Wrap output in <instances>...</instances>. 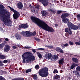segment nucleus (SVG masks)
<instances>
[{"label": "nucleus", "mask_w": 80, "mask_h": 80, "mask_svg": "<svg viewBox=\"0 0 80 80\" xmlns=\"http://www.w3.org/2000/svg\"><path fill=\"white\" fill-rule=\"evenodd\" d=\"M21 80H24V79L23 78L21 79Z\"/></svg>", "instance_id": "nucleus-63"}, {"label": "nucleus", "mask_w": 80, "mask_h": 80, "mask_svg": "<svg viewBox=\"0 0 80 80\" xmlns=\"http://www.w3.org/2000/svg\"><path fill=\"white\" fill-rule=\"evenodd\" d=\"M72 59L73 61L74 62H75L77 63H78V59H77V58H72Z\"/></svg>", "instance_id": "nucleus-22"}, {"label": "nucleus", "mask_w": 80, "mask_h": 80, "mask_svg": "<svg viewBox=\"0 0 80 80\" xmlns=\"http://www.w3.org/2000/svg\"><path fill=\"white\" fill-rule=\"evenodd\" d=\"M15 37L18 40H21V36L18 34H16L15 35Z\"/></svg>", "instance_id": "nucleus-13"}, {"label": "nucleus", "mask_w": 80, "mask_h": 80, "mask_svg": "<svg viewBox=\"0 0 80 80\" xmlns=\"http://www.w3.org/2000/svg\"><path fill=\"white\" fill-rule=\"evenodd\" d=\"M35 40H36L37 41V42H40V39L37 38H35Z\"/></svg>", "instance_id": "nucleus-44"}, {"label": "nucleus", "mask_w": 80, "mask_h": 80, "mask_svg": "<svg viewBox=\"0 0 80 80\" xmlns=\"http://www.w3.org/2000/svg\"><path fill=\"white\" fill-rule=\"evenodd\" d=\"M77 18L78 20H80V15L79 14L77 15Z\"/></svg>", "instance_id": "nucleus-38"}, {"label": "nucleus", "mask_w": 80, "mask_h": 80, "mask_svg": "<svg viewBox=\"0 0 80 80\" xmlns=\"http://www.w3.org/2000/svg\"><path fill=\"white\" fill-rule=\"evenodd\" d=\"M3 47V45L2 44H0V48H2Z\"/></svg>", "instance_id": "nucleus-52"}, {"label": "nucleus", "mask_w": 80, "mask_h": 80, "mask_svg": "<svg viewBox=\"0 0 80 80\" xmlns=\"http://www.w3.org/2000/svg\"><path fill=\"white\" fill-rule=\"evenodd\" d=\"M58 72L57 69H55L53 71V73H57Z\"/></svg>", "instance_id": "nucleus-31"}, {"label": "nucleus", "mask_w": 80, "mask_h": 80, "mask_svg": "<svg viewBox=\"0 0 80 80\" xmlns=\"http://www.w3.org/2000/svg\"><path fill=\"white\" fill-rule=\"evenodd\" d=\"M5 40H6V41H9V39H8V38H6L5 39Z\"/></svg>", "instance_id": "nucleus-51"}, {"label": "nucleus", "mask_w": 80, "mask_h": 80, "mask_svg": "<svg viewBox=\"0 0 80 80\" xmlns=\"http://www.w3.org/2000/svg\"><path fill=\"white\" fill-rule=\"evenodd\" d=\"M39 65H36L35 66V68H36V69L37 70L38 69V68H39Z\"/></svg>", "instance_id": "nucleus-34"}, {"label": "nucleus", "mask_w": 80, "mask_h": 80, "mask_svg": "<svg viewBox=\"0 0 80 80\" xmlns=\"http://www.w3.org/2000/svg\"><path fill=\"white\" fill-rule=\"evenodd\" d=\"M11 38H14V36H11Z\"/></svg>", "instance_id": "nucleus-57"}, {"label": "nucleus", "mask_w": 80, "mask_h": 80, "mask_svg": "<svg viewBox=\"0 0 80 80\" xmlns=\"http://www.w3.org/2000/svg\"><path fill=\"white\" fill-rule=\"evenodd\" d=\"M41 13L44 17H46V12H45L44 11H41Z\"/></svg>", "instance_id": "nucleus-24"}, {"label": "nucleus", "mask_w": 80, "mask_h": 80, "mask_svg": "<svg viewBox=\"0 0 80 80\" xmlns=\"http://www.w3.org/2000/svg\"><path fill=\"white\" fill-rule=\"evenodd\" d=\"M2 63V61H0V63Z\"/></svg>", "instance_id": "nucleus-62"}, {"label": "nucleus", "mask_w": 80, "mask_h": 80, "mask_svg": "<svg viewBox=\"0 0 80 80\" xmlns=\"http://www.w3.org/2000/svg\"><path fill=\"white\" fill-rule=\"evenodd\" d=\"M53 46H49V48H53Z\"/></svg>", "instance_id": "nucleus-50"}, {"label": "nucleus", "mask_w": 80, "mask_h": 80, "mask_svg": "<svg viewBox=\"0 0 80 80\" xmlns=\"http://www.w3.org/2000/svg\"><path fill=\"white\" fill-rule=\"evenodd\" d=\"M39 75L42 77H46L48 76V68H44L41 69L39 72Z\"/></svg>", "instance_id": "nucleus-4"}, {"label": "nucleus", "mask_w": 80, "mask_h": 80, "mask_svg": "<svg viewBox=\"0 0 80 80\" xmlns=\"http://www.w3.org/2000/svg\"><path fill=\"white\" fill-rule=\"evenodd\" d=\"M52 59L53 61H54L55 60L58 59V57L56 55H53Z\"/></svg>", "instance_id": "nucleus-15"}, {"label": "nucleus", "mask_w": 80, "mask_h": 80, "mask_svg": "<svg viewBox=\"0 0 80 80\" xmlns=\"http://www.w3.org/2000/svg\"><path fill=\"white\" fill-rule=\"evenodd\" d=\"M10 50V46L9 45H5L4 51L5 52H8Z\"/></svg>", "instance_id": "nucleus-9"}, {"label": "nucleus", "mask_w": 80, "mask_h": 80, "mask_svg": "<svg viewBox=\"0 0 80 80\" xmlns=\"http://www.w3.org/2000/svg\"><path fill=\"white\" fill-rule=\"evenodd\" d=\"M33 79L34 80H38V78L37 77V75H33Z\"/></svg>", "instance_id": "nucleus-26"}, {"label": "nucleus", "mask_w": 80, "mask_h": 80, "mask_svg": "<svg viewBox=\"0 0 80 80\" xmlns=\"http://www.w3.org/2000/svg\"><path fill=\"white\" fill-rule=\"evenodd\" d=\"M62 48L63 49V48H65V46H64H64H62Z\"/></svg>", "instance_id": "nucleus-56"}, {"label": "nucleus", "mask_w": 80, "mask_h": 80, "mask_svg": "<svg viewBox=\"0 0 80 80\" xmlns=\"http://www.w3.org/2000/svg\"><path fill=\"white\" fill-rule=\"evenodd\" d=\"M3 66V64H2V63H1V66Z\"/></svg>", "instance_id": "nucleus-58"}, {"label": "nucleus", "mask_w": 80, "mask_h": 80, "mask_svg": "<svg viewBox=\"0 0 80 80\" xmlns=\"http://www.w3.org/2000/svg\"><path fill=\"white\" fill-rule=\"evenodd\" d=\"M77 71H80V66H78L76 68Z\"/></svg>", "instance_id": "nucleus-32"}, {"label": "nucleus", "mask_w": 80, "mask_h": 80, "mask_svg": "<svg viewBox=\"0 0 80 80\" xmlns=\"http://www.w3.org/2000/svg\"><path fill=\"white\" fill-rule=\"evenodd\" d=\"M38 50H45V49L43 48H40L38 49Z\"/></svg>", "instance_id": "nucleus-48"}, {"label": "nucleus", "mask_w": 80, "mask_h": 80, "mask_svg": "<svg viewBox=\"0 0 80 80\" xmlns=\"http://www.w3.org/2000/svg\"><path fill=\"white\" fill-rule=\"evenodd\" d=\"M40 2H42V4L44 6L47 7L48 4V0H39Z\"/></svg>", "instance_id": "nucleus-7"}, {"label": "nucleus", "mask_w": 80, "mask_h": 80, "mask_svg": "<svg viewBox=\"0 0 80 80\" xmlns=\"http://www.w3.org/2000/svg\"><path fill=\"white\" fill-rule=\"evenodd\" d=\"M71 29L74 30H78V26L73 24Z\"/></svg>", "instance_id": "nucleus-16"}, {"label": "nucleus", "mask_w": 80, "mask_h": 80, "mask_svg": "<svg viewBox=\"0 0 80 80\" xmlns=\"http://www.w3.org/2000/svg\"><path fill=\"white\" fill-rule=\"evenodd\" d=\"M45 57L47 60H49V59L52 58V54L48 52H47L45 55Z\"/></svg>", "instance_id": "nucleus-6"}, {"label": "nucleus", "mask_w": 80, "mask_h": 80, "mask_svg": "<svg viewBox=\"0 0 80 80\" xmlns=\"http://www.w3.org/2000/svg\"><path fill=\"white\" fill-rule=\"evenodd\" d=\"M37 53L38 54V55L39 58H42V55H41V54L40 53H39V52H37Z\"/></svg>", "instance_id": "nucleus-27"}, {"label": "nucleus", "mask_w": 80, "mask_h": 80, "mask_svg": "<svg viewBox=\"0 0 80 80\" xmlns=\"http://www.w3.org/2000/svg\"><path fill=\"white\" fill-rule=\"evenodd\" d=\"M69 16V14L67 13H65L63 14L61 16V18L63 19V18H65L66 17H67Z\"/></svg>", "instance_id": "nucleus-11"}, {"label": "nucleus", "mask_w": 80, "mask_h": 80, "mask_svg": "<svg viewBox=\"0 0 80 80\" xmlns=\"http://www.w3.org/2000/svg\"><path fill=\"white\" fill-rule=\"evenodd\" d=\"M60 76L59 75H57L55 76L54 78V79H58V78H60Z\"/></svg>", "instance_id": "nucleus-28"}, {"label": "nucleus", "mask_w": 80, "mask_h": 80, "mask_svg": "<svg viewBox=\"0 0 80 80\" xmlns=\"http://www.w3.org/2000/svg\"><path fill=\"white\" fill-rule=\"evenodd\" d=\"M64 61V59L63 58H62L59 60L58 63L59 64H63Z\"/></svg>", "instance_id": "nucleus-20"}, {"label": "nucleus", "mask_w": 80, "mask_h": 80, "mask_svg": "<svg viewBox=\"0 0 80 80\" xmlns=\"http://www.w3.org/2000/svg\"><path fill=\"white\" fill-rule=\"evenodd\" d=\"M3 9H4V6L2 5H1L0 6V11L1 12V11H2V10Z\"/></svg>", "instance_id": "nucleus-25"}, {"label": "nucleus", "mask_w": 80, "mask_h": 80, "mask_svg": "<svg viewBox=\"0 0 80 80\" xmlns=\"http://www.w3.org/2000/svg\"><path fill=\"white\" fill-rule=\"evenodd\" d=\"M13 80H17V79H13Z\"/></svg>", "instance_id": "nucleus-61"}, {"label": "nucleus", "mask_w": 80, "mask_h": 80, "mask_svg": "<svg viewBox=\"0 0 80 80\" xmlns=\"http://www.w3.org/2000/svg\"><path fill=\"white\" fill-rule=\"evenodd\" d=\"M68 44L67 43H66L64 44V47H68Z\"/></svg>", "instance_id": "nucleus-46"}, {"label": "nucleus", "mask_w": 80, "mask_h": 80, "mask_svg": "<svg viewBox=\"0 0 80 80\" xmlns=\"http://www.w3.org/2000/svg\"><path fill=\"white\" fill-rule=\"evenodd\" d=\"M73 25V24L71 22H68V26L69 28H71L72 29Z\"/></svg>", "instance_id": "nucleus-18"}, {"label": "nucleus", "mask_w": 80, "mask_h": 80, "mask_svg": "<svg viewBox=\"0 0 80 80\" xmlns=\"http://www.w3.org/2000/svg\"><path fill=\"white\" fill-rule=\"evenodd\" d=\"M31 19L33 22H35L38 26L49 32H53L54 30L52 28L48 26L47 24L44 22L41 21L38 18L33 17H31Z\"/></svg>", "instance_id": "nucleus-1"}, {"label": "nucleus", "mask_w": 80, "mask_h": 80, "mask_svg": "<svg viewBox=\"0 0 80 80\" xmlns=\"http://www.w3.org/2000/svg\"><path fill=\"white\" fill-rule=\"evenodd\" d=\"M62 22L64 23H67L68 22H69V20L67 18H66L65 19H63L62 20Z\"/></svg>", "instance_id": "nucleus-19"}, {"label": "nucleus", "mask_w": 80, "mask_h": 80, "mask_svg": "<svg viewBox=\"0 0 80 80\" xmlns=\"http://www.w3.org/2000/svg\"><path fill=\"white\" fill-rule=\"evenodd\" d=\"M48 11L51 12H53V10L52 9H48Z\"/></svg>", "instance_id": "nucleus-40"}, {"label": "nucleus", "mask_w": 80, "mask_h": 80, "mask_svg": "<svg viewBox=\"0 0 80 80\" xmlns=\"http://www.w3.org/2000/svg\"><path fill=\"white\" fill-rule=\"evenodd\" d=\"M69 43L70 45H73V42H72V41L69 42Z\"/></svg>", "instance_id": "nucleus-35"}, {"label": "nucleus", "mask_w": 80, "mask_h": 80, "mask_svg": "<svg viewBox=\"0 0 80 80\" xmlns=\"http://www.w3.org/2000/svg\"><path fill=\"white\" fill-rule=\"evenodd\" d=\"M55 50H56V51H57V52H60V53H64V52H63V50H62V48H56L55 49Z\"/></svg>", "instance_id": "nucleus-10"}, {"label": "nucleus", "mask_w": 80, "mask_h": 80, "mask_svg": "<svg viewBox=\"0 0 80 80\" xmlns=\"http://www.w3.org/2000/svg\"><path fill=\"white\" fill-rule=\"evenodd\" d=\"M32 35V32H28L26 31V37H30Z\"/></svg>", "instance_id": "nucleus-14"}, {"label": "nucleus", "mask_w": 80, "mask_h": 80, "mask_svg": "<svg viewBox=\"0 0 80 80\" xmlns=\"http://www.w3.org/2000/svg\"><path fill=\"white\" fill-rule=\"evenodd\" d=\"M29 6L30 8H32V7L31 6V4H29Z\"/></svg>", "instance_id": "nucleus-54"}, {"label": "nucleus", "mask_w": 80, "mask_h": 80, "mask_svg": "<svg viewBox=\"0 0 80 80\" xmlns=\"http://www.w3.org/2000/svg\"><path fill=\"white\" fill-rule=\"evenodd\" d=\"M31 72H32V70L31 69H28L26 70V72L27 73H29Z\"/></svg>", "instance_id": "nucleus-30"}, {"label": "nucleus", "mask_w": 80, "mask_h": 80, "mask_svg": "<svg viewBox=\"0 0 80 80\" xmlns=\"http://www.w3.org/2000/svg\"><path fill=\"white\" fill-rule=\"evenodd\" d=\"M7 62H8L7 60H4L3 62L5 63H7Z\"/></svg>", "instance_id": "nucleus-45"}, {"label": "nucleus", "mask_w": 80, "mask_h": 80, "mask_svg": "<svg viewBox=\"0 0 80 80\" xmlns=\"http://www.w3.org/2000/svg\"><path fill=\"white\" fill-rule=\"evenodd\" d=\"M31 48V47L30 46H29V47L28 46H25L24 48H26V49H28V48Z\"/></svg>", "instance_id": "nucleus-36"}, {"label": "nucleus", "mask_w": 80, "mask_h": 80, "mask_svg": "<svg viewBox=\"0 0 80 80\" xmlns=\"http://www.w3.org/2000/svg\"><path fill=\"white\" fill-rule=\"evenodd\" d=\"M36 32H34L33 33H32V35H33V36H35V35H36Z\"/></svg>", "instance_id": "nucleus-42"}, {"label": "nucleus", "mask_w": 80, "mask_h": 80, "mask_svg": "<svg viewBox=\"0 0 80 80\" xmlns=\"http://www.w3.org/2000/svg\"><path fill=\"white\" fill-rule=\"evenodd\" d=\"M8 15L4 14L0 15V20L2 21L7 26H11L12 25V22L8 18V17L10 18V16L8 15L9 12L6 13Z\"/></svg>", "instance_id": "nucleus-3"}, {"label": "nucleus", "mask_w": 80, "mask_h": 80, "mask_svg": "<svg viewBox=\"0 0 80 80\" xmlns=\"http://www.w3.org/2000/svg\"><path fill=\"white\" fill-rule=\"evenodd\" d=\"M8 7L10 8L11 10L12 11L14 12V14L13 15V17L14 18V19H17L18 17H20V14L18 12H17L16 10H15L12 7L8 6Z\"/></svg>", "instance_id": "nucleus-5"}, {"label": "nucleus", "mask_w": 80, "mask_h": 80, "mask_svg": "<svg viewBox=\"0 0 80 80\" xmlns=\"http://www.w3.org/2000/svg\"><path fill=\"white\" fill-rule=\"evenodd\" d=\"M76 73V71H74L73 72V73Z\"/></svg>", "instance_id": "nucleus-55"}, {"label": "nucleus", "mask_w": 80, "mask_h": 80, "mask_svg": "<svg viewBox=\"0 0 80 80\" xmlns=\"http://www.w3.org/2000/svg\"><path fill=\"white\" fill-rule=\"evenodd\" d=\"M32 51L33 52V53H35V52H36V51L35 50V49H32Z\"/></svg>", "instance_id": "nucleus-49"}, {"label": "nucleus", "mask_w": 80, "mask_h": 80, "mask_svg": "<svg viewBox=\"0 0 80 80\" xmlns=\"http://www.w3.org/2000/svg\"><path fill=\"white\" fill-rule=\"evenodd\" d=\"M78 64H73L71 67V69H73L75 68V67H77V66H78Z\"/></svg>", "instance_id": "nucleus-21"}, {"label": "nucleus", "mask_w": 80, "mask_h": 80, "mask_svg": "<svg viewBox=\"0 0 80 80\" xmlns=\"http://www.w3.org/2000/svg\"><path fill=\"white\" fill-rule=\"evenodd\" d=\"M0 31L3 33V28H0Z\"/></svg>", "instance_id": "nucleus-39"}, {"label": "nucleus", "mask_w": 80, "mask_h": 80, "mask_svg": "<svg viewBox=\"0 0 80 80\" xmlns=\"http://www.w3.org/2000/svg\"><path fill=\"white\" fill-rule=\"evenodd\" d=\"M62 11H58L57 12V14L58 15V14H60V13H62Z\"/></svg>", "instance_id": "nucleus-33"}, {"label": "nucleus", "mask_w": 80, "mask_h": 80, "mask_svg": "<svg viewBox=\"0 0 80 80\" xmlns=\"http://www.w3.org/2000/svg\"><path fill=\"white\" fill-rule=\"evenodd\" d=\"M12 48L13 49H16V48H17V47L16 46H13L12 47Z\"/></svg>", "instance_id": "nucleus-47"}, {"label": "nucleus", "mask_w": 80, "mask_h": 80, "mask_svg": "<svg viewBox=\"0 0 80 80\" xmlns=\"http://www.w3.org/2000/svg\"><path fill=\"white\" fill-rule=\"evenodd\" d=\"M46 47H47L48 48H49V46H47Z\"/></svg>", "instance_id": "nucleus-59"}, {"label": "nucleus", "mask_w": 80, "mask_h": 80, "mask_svg": "<svg viewBox=\"0 0 80 80\" xmlns=\"http://www.w3.org/2000/svg\"><path fill=\"white\" fill-rule=\"evenodd\" d=\"M28 25L27 24H23L19 26L18 30H20L21 28H27Z\"/></svg>", "instance_id": "nucleus-8"}, {"label": "nucleus", "mask_w": 80, "mask_h": 80, "mask_svg": "<svg viewBox=\"0 0 80 80\" xmlns=\"http://www.w3.org/2000/svg\"><path fill=\"white\" fill-rule=\"evenodd\" d=\"M5 58V56L2 55L1 54H0V58H1V59H4Z\"/></svg>", "instance_id": "nucleus-29"}, {"label": "nucleus", "mask_w": 80, "mask_h": 80, "mask_svg": "<svg viewBox=\"0 0 80 80\" xmlns=\"http://www.w3.org/2000/svg\"><path fill=\"white\" fill-rule=\"evenodd\" d=\"M0 80H5V79L3 78V77H2V76H0Z\"/></svg>", "instance_id": "nucleus-37"}, {"label": "nucleus", "mask_w": 80, "mask_h": 80, "mask_svg": "<svg viewBox=\"0 0 80 80\" xmlns=\"http://www.w3.org/2000/svg\"><path fill=\"white\" fill-rule=\"evenodd\" d=\"M31 53L27 52H24L22 55V58L23 59V63H25L31 62V60L32 61L35 60V56L33 55L31 56Z\"/></svg>", "instance_id": "nucleus-2"}, {"label": "nucleus", "mask_w": 80, "mask_h": 80, "mask_svg": "<svg viewBox=\"0 0 80 80\" xmlns=\"http://www.w3.org/2000/svg\"><path fill=\"white\" fill-rule=\"evenodd\" d=\"M65 32L69 33L70 35H71L72 34V31L71 30V29H70V28H66L65 29Z\"/></svg>", "instance_id": "nucleus-12"}, {"label": "nucleus", "mask_w": 80, "mask_h": 80, "mask_svg": "<svg viewBox=\"0 0 80 80\" xmlns=\"http://www.w3.org/2000/svg\"><path fill=\"white\" fill-rule=\"evenodd\" d=\"M26 34V31H23L21 32V35L24 37H25Z\"/></svg>", "instance_id": "nucleus-23"}, {"label": "nucleus", "mask_w": 80, "mask_h": 80, "mask_svg": "<svg viewBox=\"0 0 80 80\" xmlns=\"http://www.w3.org/2000/svg\"><path fill=\"white\" fill-rule=\"evenodd\" d=\"M77 77H80V72H78V73H77Z\"/></svg>", "instance_id": "nucleus-43"}, {"label": "nucleus", "mask_w": 80, "mask_h": 80, "mask_svg": "<svg viewBox=\"0 0 80 80\" xmlns=\"http://www.w3.org/2000/svg\"><path fill=\"white\" fill-rule=\"evenodd\" d=\"M7 43V42H4V43Z\"/></svg>", "instance_id": "nucleus-64"}, {"label": "nucleus", "mask_w": 80, "mask_h": 80, "mask_svg": "<svg viewBox=\"0 0 80 80\" xmlns=\"http://www.w3.org/2000/svg\"><path fill=\"white\" fill-rule=\"evenodd\" d=\"M38 7H39V6H37L36 8H38Z\"/></svg>", "instance_id": "nucleus-60"}, {"label": "nucleus", "mask_w": 80, "mask_h": 80, "mask_svg": "<svg viewBox=\"0 0 80 80\" xmlns=\"http://www.w3.org/2000/svg\"><path fill=\"white\" fill-rule=\"evenodd\" d=\"M18 7L19 9L22 8H23V4L21 2H19L18 4Z\"/></svg>", "instance_id": "nucleus-17"}, {"label": "nucleus", "mask_w": 80, "mask_h": 80, "mask_svg": "<svg viewBox=\"0 0 80 80\" xmlns=\"http://www.w3.org/2000/svg\"><path fill=\"white\" fill-rule=\"evenodd\" d=\"M58 26V24H56L55 25V27H57Z\"/></svg>", "instance_id": "nucleus-53"}, {"label": "nucleus", "mask_w": 80, "mask_h": 80, "mask_svg": "<svg viewBox=\"0 0 80 80\" xmlns=\"http://www.w3.org/2000/svg\"><path fill=\"white\" fill-rule=\"evenodd\" d=\"M75 44L76 45H80V42H76L75 43Z\"/></svg>", "instance_id": "nucleus-41"}]
</instances>
